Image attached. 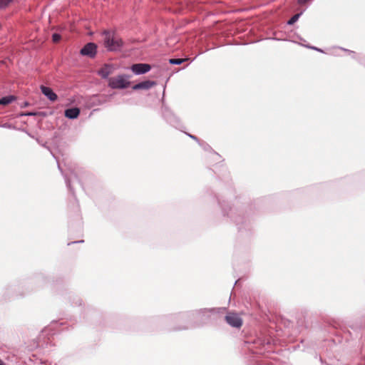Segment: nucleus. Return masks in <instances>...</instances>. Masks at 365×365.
<instances>
[{
  "label": "nucleus",
  "mask_w": 365,
  "mask_h": 365,
  "mask_svg": "<svg viewBox=\"0 0 365 365\" xmlns=\"http://www.w3.org/2000/svg\"><path fill=\"white\" fill-rule=\"evenodd\" d=\"M302 15V13H299V14H297L295 15H294L287 22V24L289 25H292L294 24L296 21H298L299 16Z\"/></svg>",
  "instance_id": "nucleus-13"
},
{
  "label": "nucleus",
  "mask_w": 365,
  "mask_h": 365,
  "mask_svg": "<svg viewBox=\"0 0 365 365\" xmlns=\"http://www.w3.org/2000/svg\"><path fill=\"white\" fill-rule=\"evenodd\" d=\"M188 136H189L190 138H192V139H193V140H196V141L199 142L198 139H197L195 135H192L189 134V135H188Z\"/></svg>",
  "instance_id": "nucleus-17"
},
{
  "label": "nucleus",
  "mask_w": 365,
  "mask_h": 365,
  "mask_svg": "<svg viewBox=\"0 0 365 365\" xmlns=\"http://www.w3.org/2000/svg\"><path fill=\"white\" fill-rule=\"evenodd\" d=\"M185 61H186L185 58H171L169 60V62L171 64L179 65Z\"/></svg>",
  "instance_id": "nucleus-12"
},
{
  "label": "nucleus",
  "mask_w": 365,
  "mask_h": 365,
  "mask_svg": "<svg viewBox=\"0 0 365 365\" xmlns=\"http://www.w3.org/2000/svg\"><path fill=\"white\" fill-rule=\"evenodd\" d=\"M150 66L147 63H135L131 66V71L135 75L144 74L150 70Z\"/></svg>",
  "instance_id": "nucleus-6"
},
{
  "label": "nucleus",
  "mask_w": 365,
  "mask_h": 365,
  "mask_svg": "<svg viewBox=\"0 0 365 365\" xmlns=\"http://www.w3.org/2000/svg\"><path fill=\"white\" fill-rule=\"evenodd\" d=\"M225 320L232 327L240 328L242 324L241 317L235 313H228L225 317Z\"/></svg>",
  "instance_id": "nucleus-4"
},
{
  "label": "nucleus",
  "mask_w": 365,
  "mask_h": 365,
  "mask_svg": "<svg viewBox=\"0 0 365 365\" xmlns=\"http://www.w3.org/2000/svg\"><path fill=\"white\" fill-rule=\"evenodd\" d=\"M80 114V109L78 108H72L66 109L64 112V115L69 119H76Z\"/></svg>",
  "instance_id": "nucleus-9"
},
{
  "label": "nucleus",
  "mask_w": 365,
  "mask_h": 365,
  "mask_svg": "<svg viewBox=\"0 0 365 365\" xmlns=\"http://www.w3.org/2000/svg\"><path fill=\"white\" fill-rule=\"evenodd\" d=\"M189 327H190V326L186 325V326H183V327H180V329H187V328H189Z\"/></svg>",
  "instance_id": "nucleus-19"
},
{
  "label": "nucleus",
  "mask_w": 365,
  "mask_h": 365,
  "mask_svg": "<svg viewBox=\"0 0 365 365\" xmlns=\"http://www.w3.org/2000/svg\"><path fill=\"white\" fill-rule=\"evenodd\" d=\"M13 96H8L0 99V105H8L14 101Z\"/></svg>",
  "instance_id": "nucleus-11"
},
{
  "label": "nucleus",
  "mask_w": 365,
  "mask_h": 365,
  "mask_svg": "<svg viewBox=\"0 0 365 365\" xmlns=\"http://www.w3.org/2000/svg\"><path fill=\"white\" fill-rule=\"evenodd\" d=\"M52 38H53V41L54 42H58L61 38V36L58 34H53Z\"/></svg>",
  "instance_id": "nucleus-15"
},
{
  "label": "nucleus",
  "mask_w": 365,
  "mask_h": 365,
  "mask_svg": "<svg viewBox=\"0 0 365 365\" xmlns=\"http://www.w3.org/2000/svg\"><path fill=\"white\" fill-rule=\"evenodd\" d=\"M0 365H4L2 362H0Z\"/></svg>",
  "instance_id": "nucleus-21"
},
{
  "label": "nucleus",
  "mask_w": 365,
  "mask_h": 365,
  "mask_svg": "<svg viewBox=\"0 0 365 365\" xmlns=\"http://www.w3.org/2000/svg\"><path fill=\"white\" fill-rule=\"evenodd\" d=\"M129 77L125 75H119L108 78V86L113 89H123L129 86Z\"/></svg>",
  "instance_id": "nucleus-3"
},
{
  "label": "nucleus",
  "mask_w": 365,
  "mask_h": 365,
  "mask_svg": "<svg viewBox=\"0 0 365 365\" xmlns=\"http://www.w3.org/2000/svg\"><path fill=\"white\" fill-rule=\"evenodd\" d=\"M42 93L51 101H55L57 99V95L52 91L51 88L45 86L40 87Z\"/></svg>",
  "instance_id": "nucleus-8"
},
{
  "label": "nucleus",
  "mask_w": 365,
  "mask_h": 365,
  "mask_svg": "<svg viewBox=\"0 0 365 365\" xmlns=\"http://www.w3.org/2000/svg\"><path fill=\"white\" fill-rule=\"evenodd\" d=\"M97 46L93 43H88L81 50V54L90 57H94L96 53Z\"/></svg>",
  "instance_id": "nucleus-5"
},
{
  "label": "nucleus",
  "mask_w": 365,
  "mask_h": 365,
  "mask_svg": "<svg viewBox=\"0 0 365 365\" xmlns=\"http://www.w3.org/2000/svg\"><path fill=\"white\" fill-rule=\"evenodd\" d=\"M310 0H298V2L299 4H304L306 3H307L308 1H309Z\"/></svg>",
  "instance_id": "nucleus-16"
},
{
  "label": "nucleus",
  "mask_w": 365,
  "mask_h": 365,
  "mask_svg": "<svg viewBox=\"0 0 365 365\" xmlns=\"http://www.w3.org/2000/svg\"><path fill=\"white\" fill-rule=\"evenodd\" d=\"M111 72L112 68L106 65L99 70L98 73L103 78H108Z\"/></svg>",
  "instance_id": "nucleus-10"
},
{
  "label": "nucleus",
  "mask_w": 365,
  "mask_h": 365,
  "mask_svg": "<svg viewBox=\"0 0 365 365\" xmlns=\"http://www.w3.org/2000/svg\"><path fill=\"white\" fill-rule=\"evenodd\" d=\"M156 83L153 81H145L133 86V90H148L155 86Z\"/></svg>",
  "instance_id": "nucleus-7"
},
{
  "label": "nucleus",
  "mask_w": 365,
  "mask_h": 365,
  "mask_svg": "<svg viewBox=\"0 0 365 365\" xmlns=\"http://www.w3.org/2000/svg\"><path fill=\"white\" fill-rule=\"evenodd\" d=\"M308 48H311V49H313V50H315V51H317L318 48L315 47V46H308Z\"/></svg>",
  "instance_id": "nucleus-18"
},
{
  "label": "nucleus",
  "mask_w": 365,
  "mask_h": 365,
  "mask_svg": "<svg viewBox=\"0 0 365 365\" xmlns=\"http://www.w3.org/2000/svg\"><path fill=\"white\" fill-rule=\"evenodd\" d=\"M104 36V45L108 51H115L120 50L123 46L122 39L114 32L104 31L103 33Z\"/></svg>",
  "instance_id": "nucleus-1"
},
{
  "label": "nucleus",
  "mask_w": 365,
  "mask_h": 365,
  "mask_svg": "<svg viewBox=\"0 0 365 365\" xmlns=\"http://www.w3.org/2000/svg\"><path fill=\"white\" fill-rule=\"evenodd\" d=\"M12 0H0V9L6 7Z\"/></svg>",
  "instance_id": "nucleus-14"
},
{
  "label": "nucleus",
  "mask_w": 365,
  "mask_h": 365,
  "mask_svg": "<svg viewBox=\"0 0 365 365\" xmlns=\"http://www.w3.org/2000/svg\"><path fill=\"white\" fill-rule=\"evenodd\" d=\"M317 51L323 52V51H322V49L319 48H318V49H317Z\"/></svg>",
  "instance_id": "nucleus-20"
},
{
  "label": "nucleus",
  "mask_w": 365,
  "mask_h": 365,
  "mask_svg": "<svg viewBox=\"0 0 365 365\" xmlns=\"http://www.w3.org/2000/svg\"><path fill=\"white\" fill-rule=\"evenodd\" d=\"M220 308L200 309L182 315V318L207 319L212 315L219 313Z\"/></svg>",
  "instance_id": "nucleus-2"
}]
</instances>
